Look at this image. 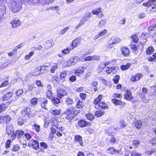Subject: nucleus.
<instances>
[{
    "label": "nucleus",
    "instance_id": "f257e3e1",
    "mask_svg": "<svg viewBox=\"0 0 156 156\" xmlns=\"http://www.w3.org/2000/svg\"><path fill=\"white\" fill-rule=\"evenodd\" d=\"M19 1L16 2L13 1L11 3L10 7L12 9V11L14 12L19 11L21 7L22 3L23 2H28L29 4L30 3L35 4L37 2L34 0H18Z\"/></svg>",
    "mask_w": 156,
    "mask_h": 156
},
{
    "label": "nucleus",
    "instance_id": "f03ea898",
    "mask_svg": "<svg viewBox=\"0 0 156 156\" xmlns=\"http://www.w3.org/2000/svg\"><path fill=\"white\" fill-rule=\"evenodd\" d=\"M79 112V111L75 110L74 107H71L65 111L64 115L66 119L70 120H72Z\"/></svg>",
    "mask_w": 156,
    "mask_h": 156
},
{
    "label": "nucleus",
    "instance_id": "7ed1b4c3",
    "mask_svg": "<svg viewBox=\"0 0 156 156\" xmlns=\"http://www.w3.org/2000/svg\"><path fill=\"white\" fill-rule=\"evenodd\" d=\"M79 61V58L77 56H74L70 58L65 62V64L68 66L74 65Z\"/></svg>",
    "mask_w": 156,
    "mask_h": 156
},
{
    "label": "nucleus",
    "instance_id": "20e7f679",
    "mask_svg": "<svg viewBox=\"0 0 156 156\" xmlns=\"http://www.w3.org/2000/svg\"><path fill=\"white\" fill-rule=\"evenodd\" d=\"M120 41V39L118 37H112L108 41V43L109 44V45L113 44L115 43H117Z\"/></svg>",
    "mask_w": 156,
    "mask_h": 156
},
{
    "label": "nucleus",
    "instance_id": "39448f33",
    "mask_svg": "<svg viewBox=\"0 0 156 156\" xmlns=\"http://www.w3.org/2000/svg\"><path fill=\"white\" fill-rule=\"evenodd\" d=\"M6 132L8 135H11L14 133V129L13 125L11 124H8L6 127Z\"/></svg>",
    "mask_w": 156,
    "mask_h": 156
},
{
    "label": "nucleus",
    "instance_id": "423d86ee",
    "mask_svg": "<svg viewBox=\"0 0 156 156\" xmlns=\"http://www.w3.org/2000/svg\"><path fill=\"white\" fill-rule=\"evenodd\" d=\"M13 28H16L21 24V22L18 18L14 19L10 22Z\"/></svg>",
    "mask_w": 156,
    "mask_h": 156
},
{
    "label": "nucleus",
    "instance_id": "0eeeda50",
    "mask_svg": "<svg viewBox=\"0 0 156 156\" xmlns=\"http://www.w3.org/2000/svg\"><path fill=\"white\" fill-rule=\"evenodd\" d=\"M58 97L60 98L65 95H66L67 93L66 91L63 89H58L57 90Z\"/></svg>",
    "mask_w": 156,
    "mask_h": 156
},
{
    "label": "nucleus",
    "instance_id": "6e6552de",
    "mask_svg": "<svg viewBox=\"0 0 156 156\" xmlns=\"http://www.w3.org/2000/svg\"><path fill=\"white\" fill-rule=\"evenodd\" d=\"M75 142L76 143L79 144L80 146H83V142L82 137L79 135H76L75 136Z\"/></svg>",
    "mask_w": 156,
    "mask_h": 156
},
{
    "label": "nucleus",
    "instance_id": "1a4fd4ad",
    "mask_svg": "<svg viewBox=\"0 0 156 156\" xmlns=\"http://www.w3.org/2000/svg\"><path fill=\"white\" fill-rule=\"evenodd\" d=\"M122 54L125 56H128L129 55L130 52L129 49L126 47L123 46L120 48Z\"/></svg>",
    "mask_w": 156,
    "mask_h": 156
},
{
    "label": "nucleus",
    "instance_id": "9d476101",
    "mask_svg": "<svg viewBox=\"0 0 156 156\" xmlns=\"http://www.w3.org/2000/svg\"><path fill=\"white\" fill-rule=\"evenodd\" d=\"M91 12L94 15H98L99 17H101L103 16V12L101 11V7L92 10Z\"/></svg>",
    "mask_w": 156,
    "mask_h": 156
},
{
    "label": "nucleus",
    "instance_id": "9b49d317",
    "mask_svg": "<svg viewBox=\"0 0 156 156\" xmlns=\"http://www.w3.org/2000/svg\"><path fill=\"white\" fill-rule=\"evenodd\" d=\"M107 33L108 31L106 29L104 30L100 31L98 34L95 36L94 38V39H96L100 37H102L105 35Z\"/></svg>",
    "mask_w": 156,
    "mask_h": 156
},
{
    "label": "nucleus",
    "instance_id": "f8f14e48",
    "mask_svg": "<svg viewBox=\"0 0 156 156\" xmlns=\"http://www.w3.org/2000/svg\"><path fill=\"white\" fill-rule=\"evenodd\" d=\"M54 0H36L35 1L36 3H35L34 4H39L40 2L41 3L44 4H48L50 3H51L53 2Z\"/></svg>",
    "mask_w": 156,
    "mask_h": 156
},
{
    "label": "nucleus",
    "instance_id": "ddd939ff",
    "mask_svg": "<svg viewBox=\"0 0 156 156\" xmlns=\"http://www.w3.org/2000/svg\"><path fill=\"white\" fill-rule=\"evenodd\" d=\"M124 98L127 100L130 101L133 98V97L131 92L128 90L126 91L125 94Z\"/></svg>",
    "mask_w": 156,
    "mask_h": 156
},
{
    "label": "nucleus",
    "instance_id": "4468645a",
    "mask_svg": "<svg viewBox=\"0 0 156 156\" xmlns=\"http://www.w3.org/2000/svg\"><path fill=\"white\" fill-rule=\"evenodd\" d=\"M117 69V67L115 66L107 67L106 71L108 74H109L112 72H113V73L116 72Z\"/></svg>",
    "mask_w": 156,
    "mask_h": 156
},
{
    "label": "nucleus",
    "instance_id": "2eb2a0df",
    "mask_svg": "<svg viewBox=\"0 0 156 156\" xmlns=\"http://www.w3.org/2000/svg\"><path fill=\"white\" fill-rule=\"evenodd\" d=\"M156 0H150L148 2L143 3L144 6L149 7L152 6L153 5H156Z\"/></svg>",
    "mask_w": 156,
    "mask_h": 156
},
{
    "label": "nucleus",
    "instance_id": "dca6fc26",
    "mask_svg": "<svg viewBox=\"0 0 156 156\" xmlns=\"http://www.w3.org/2000/svg\"><path fill=\"white\" fill-rule=\"evenodd\" d=\"M42 102L41 103V107L42 108L45 109H47V100L45 98H44L41 101Z\"/></svg>",
    "mask_w": 156,
    "mask_h": 156
},
{
    "label": "nucleus",
    "instance_id": "f3484780",
    "mask_svg": "<svg viewBox=\"0 0 156 156\" xmlns=\"http://www.w3.org/2000/svg\"><path fill=\"white\" fill-rule=\"evenodd\" d=\"M142 76L141 74H137L132 76L130 78V80L132 81H135L139 80Z\"/></svg>",
    "mask_w": 156,
    "mask_h": 156
},
{
    "label": "nucleus",
    "instance_id": "a211bd4d",
    "mask_svg": "<svg viewBox=\"0 0 156 156\" xmlns=\"http://www.w3.org/2000/svg\"><path fill=\"white\" fill-rule=\"evenodd\" d=\"M142 76L141 74H137L132 76L130 78V80L132 81H135L139 80Z\"/></svg>",
    "mask_w": 156,
    "mask_h": 156
},
{
    "label": "nucleus",
    "instance_id": "6ab92c4d",
    "mask_svg": "<svg viewBox=\"0 0 156 156\" xmlns=\"http://www.w3.org/2000/svg\"><path fill=\"white\" fill-rule=\"evenodd\" d=\"M147 10L149 12H153L156 11V5H153L152 6L148 7Z\"/></svg>",
    "mask_w": 156,
    "mask_h": 156
},
{
    "label": "nucleus",
    "instance_id": "aec40b11",
    "mask_svg": "<svg viewBox=\"0 0 156 156\" xmlns=\"http://www.w3.org/2000/svg\"><path fill=\"white\" fill-rule=\"evenodd\" d=\"M45 66H43L41 67L39 69L38 68L35 69L34 73H33V75L35 76H37L41 74V70H42Z\"/></svg>",
    "mask_w": 156,
    "mask_h": 156
},
{
    "label": "nucleus",
    "instance_id": "412c9836",
    "mask_svg": "<svg viewBox=\"0 0 156 156\" xmlns=\"http://www.w3.org/2000/svg\"><path fill=\"white\" fill-rule=\"evenodd\" d=\"M12 92H10L4 95L3 97V99L4 101H7L13 95Z\"/></svg>",
    "mask_w": 156,
    "mask_h": 156
},
{
    "label": "nucleus",
    "instance_id": "4be33fe9",
    "mask_svg": "<svg viewBox=\"0 0 156 156\" xmlns=\"http://www.w3.org/2000/svg\"><path fill=\"white\" fill-rule=\"evenodd\" d=\"M16 134H17V138L19 140L21 138L22 136L24 134V132L22 131L18 130H16Z\"/></svg>",
    "mask_w": 156,
    "mask_h": 156
},
{
    "label": "nucleus",
    "instance_id": "5701e85b",
    "mask_svg": "<svg viewBox=\"0 0 156 156\" xmlns=\"http://www.w3.org/2000/svg\"><path fill=\"white\" fill-rule=\"evenodd\" d=\"M32 146L33 148L35 150H37L39 147V144L38 142L36 140H34L31 143Z\"/></svg>",
    "mask_w": 156,
    "mask_h": 156
},
{
    "label": "nucleus",
    "instance_id": "b1692460",
    "mask_svg": "<svg viewBox=\"0 0 156 156\" xmlns=\"http://www.w3.org/2000/svg\"><path fill=\"white\" fill-rule=\"evenodd\" d=\"M88 123V122L81 120L79 122L78 124L80 127H83L86 126Z\"/></svg>",
    "mask_w": 156,
    "mask_h": 156
},
{
    "label": "nucleus",
    "instance_id": "393cba45",
    "mask_svg": "<svg viewBox=\"0 0 156 156\" xmlns=\"http://www.w3.org/2000/svg\"><path fill=\"white\" fill-rule=\"evenodd\" d=\"M106 64L105 63H101L99 66V68L98 69V72H101L104 68L106 67Z\"/></svg>",
    "mask_w": 156,
    "mask_h": 156
},
{
    "label": "nucleus",
    "instance_id": "a878e982",
    "mask_svg": "<svg viewBox=\"0 0 156 156\" xmlns=\"http://www.w3.org/2000/svg\"><path fill=\"white\" fill-rule=\"evenodd\" d=\"M133 123L137 129H140L142 126V123L140 120H136Z\"/></svg>",
    "mask_w": 156,
    "mask_h": 156
},
{
    "label": "nucleus",
    "instance_id": "bb28decb",
    "mask_svg": "<svg viewBox=\"0 0 156 156\" xmlns=\"http://www.w3.org/2000/svg\"><path fill=\"white\" fill-rule=\"evenodd\" d=\"M30 108H27L25 110L21 111V113H25L26 117L29 118L30 115Z\"/></svg>",
    "mask_w": 156,
    "mask_h": 156
},
{
    "label": "nucleus",
    "instance_id": "cd10ccee",
    "mask_svg": "<svg viewBox=\"0 0 156 156\" xmlns=\"http://www.w3.org/2000/svg\"><path fill=\"white\" fill-rule=\"evenodd\" d=\"M80 43V40L79 38H76L73 41L72 44L74 46V47L76 48L79 45Z\"/></svg>",
    "mask_w": 156,
    "mask_h": 156
},
{
    "label": "nucleus",
    "instance_id": "c85d7f7f",
    "mask_svg": "<svg viewBox=\"0 0 156 156\" xmlns=\"http://www.w3.org/2000/svg\"><path fill=\"white\" fill-rule=\"evenodd\" d=\"M154 49L151 46L149 47L146 50V53L147 55H150L152 54L154 52Z\"/></svg>",
    "mask_w": 156,
    "mask_h": 156
},
{
    "label": "nucleus",
    "instance_id": "c756f323",
    "mask_svg": "<svg viewBox=\"0 0 156 156\" xmlns=\"http://www.w3.org/2000/svg\"><path fill=\"white\" fill-rule=\"evenodd\" d=\"M112 101L116 105H121L122 103L121 101L116 99H112Z\"/></svg>",
    "mask_w": 156,
    "mask_h": 156
},
{
    "label": "nucleus",
    "instance_id": "7c9ffc66",
    "mask_svg": "<svg viewBox=\"0 0 156 156\" xmlns=\"http://www.w3.org/2000/svg\"><path fill=\"white\" fill-rule=\"evenodd\" d=\"M67 71H66L61 73L60 78L61 80L64 81L67 75Z\"/></svg>",
    "mask_w": 156,
    "mask_h": 156
},
{
    "label": "nucleus",
    "instance_id": "2f4dec72",
    "mask_svg": "<svg viewBox=\"0 0 156 156\" xmlns=\"http://www.w3.org/2000/svg\"><path fill=\"white\" fill-rule=\"evenodd\" d=\"M20 148V146L18 144L14 145L12 149V150L13 152H16L18 151Z\"/></svg>",
    "mask_w": 156,
    "mask_h": 156
},
{
    "label": "nucleus",
    "instance_id": "473e14b6",
    "mask_svg": "<svg viewBox=\"0 0 156 156\" xmlns=\"http://www.w3.org/2000/svg\"><path fill=\"white\" fill-rule=\"evenodd\" d=\"M53 93L51 90H47L46 92L47 97L50 99L52 98Z\"/></svg>",
    "mask_w": 156,
    "mask_h": 156
},
{
    "label": "nucleus",
    "instance_id": "72a5a7b5",
    "mask_svg": "<svg viewBox=\"0 0 156 156\" xmlns=\"http://www.w3.org/2000/svg\"><path fill=\"white\" fill-rule=\"evenodd\" d=\"M105 113V112L102 110H98L95 112V115L98 117H99L103 115Z\"/></svg>",
    "mask_w": 156,
    "mask_h": 156
},
{
    "label": "nucleus",
    "instance_id": "f704fd0d",
    "mask_svg": "<svg viewBox=\"0 0 156 156\" xmlns=\"http://www.w3.org/2000/svg\"><path fill=\"white\" fill-rule=\"evenodd\" d=\"M3 122H7L10 121L11 119L10 117L8 115L3 116Z\"/></svg>",
    "mask_w": 156,
    "mask_h": 156
},
{
    "label": "nucleus",
    "instance_id": "c9c22d12",
    "mask_svg": "<svg viewBox=\"0 0 156 156\" xmlns=\"http://www.w3.org/2000/svg\"><path fill=\"white\" fill-rule=\"evenodd\" d=\"M102 96L101 95H99L98 97L96 98L94 101V104L96 105L98 104L101 100Z\"/></svg>",
    "mask_w": 156,
    "mask_h": 156
},
{
    "label": "nucleus",
    "instance_id": "e433bc0d",
    "mask_svg": "<svg viewBox=\"0 0 156 156\" xmlns=\"http://www.w3.org/2000/svg\"><path fill=\"white\" fill-rule=\"evenodd\" d=\"M99 108L103 109H105L108 108V107L106 104L103 102L100 103L98 105Z\"/></svg>",
    "mask_w": 156,
    "mask_h": 156
},
{
    "label": "nucleus",
    "instance_id": "4c0bfd02",
    "mask_svg": "<svg viewBox=\"0 0 156 156\" xmlns=\"http://www.w3.org/2000/svg\"><path fill=\"white\" fill-rule=\"evenodd\" d=\"M58 68V66L56 64H54L53 66H51L50 68V71L51 73H54L55 72V71Z\"/></svg>",
    "mask_w": 156,
    "mask_h": 156
},
{
    "label": "nucleus",
    "instance_id": "58836bf2",
    "mask_svg": "<svg viewBox=\"0 0 156 156\" xmlns=\"http://www.w3.org/2000/svg\"><path fill=\"white\" fill-rule=\"evenodd\" d=\"M8 106L7 104L2 103L0 105V113L2 112L3 110L5 109Z\"/></svg>",
    "mask_w": 156,
    "mask_h": 156
},
{
    "label": "nucleus",
    "instance_id": "ea45409f",
    "mask_svg": "<svg viewBox=\"0 0 156 156\" xmlns=\"http://www.w3.org/2000/svg\"><path fill=\"white\" fill-rule=\"evenodd\" d=\"M52 115H57L60 114V112L59 110H51L50 111Z\"/></svg>",
    "mask_w": 156,
    "mask_h": 156
},
{
    "label": "nucleus",
    "instance_id": "a19ab883",
    "mask_svg": "<svg viewBox=\"0 0 156 156\" xmlns=\"http://www.w3.org/2000/svg\"><path fill=\"white\" fill-rule=\"evenodd\" d=\"M115 151V149L113 147H111L107 150V153L109 154H113Z\"/></svg>",
    "mask_w": 156,
    "mask_h": 156
},
{
    "label": "nucleus",
    "instance_id": "79ce46f5",
    "mask_svg": "<svg viewBox=\"0 0 156 156\" xmlns=\"http://www.w3.org/2000/svg\"><path fill=\"white\" fill-rule=\"evenodd\" d=\"M106 23V21L105 20H102L99 22L98 24V26L102 27L105 26Z\"/></svg>",
    "mask_w": 156,
    "mask_h": 156
},
{
    "label": "nucleus",
    "instance_id": "37998d69",
    "mask_svg": "<svg viewBox=\"0 0 156 156\" xmlns=\"http://www.w3.org/2000/svg\"><path fill=\"white\" fill-rule=\"evenodd\" d=\"M33 129L35 130L36 132H38L40 130V126L34 124V126H33Z\"/></svg>",
    "mask_w": 156,
    "mask_h": 156
},
{
    "label": "nucleus",
    "instance_id": "c03bdc74",
    "mask_svg": "<svg viewBox=\"0 0 156 156\" xmlns=\"http://www.w3.org/2000/svg\"><path fill=\"white\" fill-rule=\"evenodd\" d=\"M52 102L54 104H57L59 103L60 102V100L59 99L55 97L52 98Z\"/></svg>",
    "mask_w": 156,
    "mask_h": 156
},
{
    "label": "nucleus",
    "instance_id": "a18cd8bd",
    "mask_svg": "<svg viewBox=\"0 0 156 156\" xmlns=\"http://www.w3.org/2000/svg\"><path fill=\"white\" fill-rule=\"evenodd\" d=\"M130 66V63H127L126 65H123L121 66V68L122 70H124L128 69Z\"/></svg>",
    "mask_w": 156,
    "mask_h": 156
},
{
    "label": "nucleus",
    "instance_id": "49530a36",
    "mask_svg": "<svg viewBox=\"0 0 156 156\" xmlns=\"http://www.w3.org/2000/svg\"><path fill=\"white\" fill-rule=\"evenodd\" d=\"M34 54V51H32L30 53L29 55H25L24 57V58L25 60H29L31 56H33Z\"/></svg>",
    "mask_w": 156,
    "mask_h": 156
},
{
    "label": "nucleus",
    "instance_id": "de8ad7c7",
    "mask_svg": "<svg viewBox=\"0 0 156 156\" xmlns=\"http://www.w3.org/2000/svg\"><path fill=\"white\" fill-rule=\"evenodd\" d=\"M87 119L90 120H92L94 118L93 115L91 114H88L86 115Z\"/></svg>",
    "mask_w": 156,
    "mask_h": 156
},
{
    "label": "nucleus",
    "instance_id": "09e8293b",
    "mask_svg": "<svg viewBox=\"0 0 156 156\" xmlns=\"http://www.w3.org/2000/svg\"><path fill=\"white\" fill-rule=\"evenodd\" d=\"M131 38L132 39V41H133L134 42L136 43L138 41V38L136 35H132L131 37Z\"/></svg>",
    "mask_w": 156,
    "mask_h": 156
},
{
    "label": "nucleus",
    "instance_id": "8fccbe9b",
    "mask_svg": "<svg viewBox=\"0 0 156 156\" xmlns=\"http://www.w3.org/2000/svg\"><path fill=\"white\" fill-rule=\"evenodd\" d=\"M119 76L118 75H116L114 78L113 79V80L115 83H118L119 79Z\"/></svg>",
    "mask_w": 156,
    "mask_h": 156
},
{
    "label": "nucleus",
    "instance_id": "3c124183",
    "mask_svg": "<svg viewBox=\"0 0 156 156\" xmlns=\"http://www.w3.org/2000/svg\"><path fill=\"white\" fill-rule=\"evenodd\" d=\"M73 103V100L70 98H67L66 100V103L68 105H70Z\"/></svg>",
    "mask_w": 156,
    "mask_h": 156
},
{
    "label": "nucleus",
    "instance_id": "603ef678",
    "mask_svg": "<svg viewBox=\"0 0 156 156\" xmlns=\"http://www.w3.org/2000/svg\"><path fill=\"white\" fill-rule=\"evenodd\" d=\"M83 102L79 100L76 105V107L77 108H80L83 106Z\"/></svg>",
    "mask_w": 156,
    "mask_h": 156
},
{
    "label": "nucleus",
    "instance_id": "864d4df0",
    "mask_svg": "<svg viewBox=\"0 0 156 156\" xmlns=\"http://www.w3.org/2000/svg\"><path fill=\"white\" fill-rule=\"evenodd\" d=\"M12 141L10 139L8 140L5 143V147L6 148H8L10 147V144Z\"/></svg>",
    "mask_w": 156,
    "mask_h": 156
},
{
    "label": "nucleus",
    "instance_id": "5fc2aeb1",
    "mask_svg": "<svg viewBox=\"0 0 156 156\" xmlns=\"http://www.w3.org/2000/svg\"><path fill=\"white\" fill-rule=\"evenodd\" d=\"M130 46L131 49L135 51H136L138 49L137 47L135 44H131Z\"/></svg>",
    "mask_w": 156,
    "mask_h": 156
},
{
    "label": "nucleus",
    "instance_id": "6e6d98bb",
    "mask_svg": "<svg viewBox=\"0 0 156 156\" xmlns=\"http://www.w3.org/2000/svg\"><path fill=\"white\" fill-rule=\"evenodd\" d=\"M83 59V61H92V56H89L84 57Z\"/></svg>",
    "mask_w": 156,
    "mask_h": 156
},
{
    "label": "nucleus",
    "instance_id": "4d7b16f0",
    "mask_svg": "<svg viewBox=\"0 0 156 156\" xmlns=\"http://www.w3.org/2000/svg\"><path fill=\"white\" fill-rule=\"evenodd\" d=\"M28 90L30 91H32L34 88H35L34 84H33L28 85Z\"/></svg>",
    "mask_w": 156,
    "mask_h": 156
},
{
    "label": "nucleus",
    "instance_id": "13d9d810",
    "mask_svg": "<svg viewBox=\"0 0 156 156\" xmlns=\"http://www.w3.org/2000/svg\"><path fill=\"white\" fill-rule=\"evenodd\" d=\"M131 156H141V154L136 152L133 151L131 153Z\"/></svg>",
    "mask_w": 156,
    "mask_h": 156
},
{
    "label": "nucleus",
    "instance_id": "bf43d9fd",
    "mask_svg": "<svg viewBox=\"0 0 156 156\" xmlns=\"http://www.w3.org/2000/svg\"><path fill=\"white\" fill-rule=\"evenodd\" d=\"M69 29V27H67L64 28L63 30L60 31V34L61 35L63 34L66 32Z\"/></svg>",
    "mask_w": 156,
    "mask_h": 156
},
{
    "label": "nucleus",
    "instance_id": "052dcab7",
    "mask_svg": "<svg viewBox=\"0 0 156 156\" xmlns=\"http://www.w3.org/2000/svg\"><path fill=\"white\" fill-rule=\"evenodd\" d=\"M83 72V71L80 69H78L76 70V71L75 72V75H77V76H79V74L80 73L82 74Z\"/></svg>",
    "mask_w": 156,
    "mask_h": 156
},
{
    "label": "nucleus",
    "instance_id": "680f3d73",
    "mask_svg": "<svg viewBox=\"0 0 156 156\" xmlns=\"http://www.w3.org/2000/svg\"><path fill=\"white\" fill-rule=\"evenodd\" d=\"M87 20V18L86 17H83L81 19L80 23L82 25H83L84 24L85 22H86Z\"/></svg>",
    "mask_w": 156,
    "mask_h": 156
},
{
    "label": "nucleus",
    "instance_id": "e2e57ef3",
    "mask_svg": "<svg viewBox=\"0 0 156 156\" xmlns=\"http://www.w3.org/2000/svg\"><path fill=\"white\" fill-rule=\"evenodd\" d=\"M148 30L149 31L155 30H156V24H154L153 26L150 27Z\"/></svg>",
    "mask_w": 156,
    "mask_h": 156
},
{
    "label": "nucleus",
    "instance_id": "0e129e2a",
    "mask_svg": "<svg viewBox=\"0 0 156 156\" xmlns=\"http://www.w3.org/2000/svg\"><path fill=\"white\" fill-rule=\"evenodd\" d=\"M120 127L122 128H123L126 126V124L124 122L123 120H121L119 122Z\"/></svg>",
    "mask_w": 156,
    "mask_h": 156
},
{
    "label": "nucleus",
    "instance_id": "69168bd1",
    "mask_svg": "<svg viewBox=\"0 0 156 156\" xmlns=\"http://www.w3.org/2000/svg\"><path fill=\"white\" fill-rule=\"evenodd\" d=\"M92 61L98 60L100 58V57L98 55L92 56Z\"/></svg>",
    "mask_w": 156,
    "mask_h": 156
},
{
    "label": "nucleus",
    "instance_id": "338daca9",
    "mask_svg": "<svg viewBox=\"0 0 156 156\" xmlns=\"http://www.w3.org/2000/svg\"><path fill=\"white\" fill-rule=\"evenodd\" d=\"M37 99L36 98H34L31 100V103L34 105H36L37 103Z\"/></svg>",
    "mask_w": 156,
    "mask_h": 156
},
{
    "label": "nucleus",
    "instance_id": "774afa93",
    "mask_svg": "<svg viewBox=\"0 0 156 156\" xmlns=\"http://www.w3.org/2000/svg\"><path fill=\"white\" fill-rule=\"evenodd\" d=\"M23 92V90L22 89H20L17 90L16 92V94L17 96H19Z\"/></svg>",
    "mask_w": 156,
    "mask_h": 156
}]
</instances>
